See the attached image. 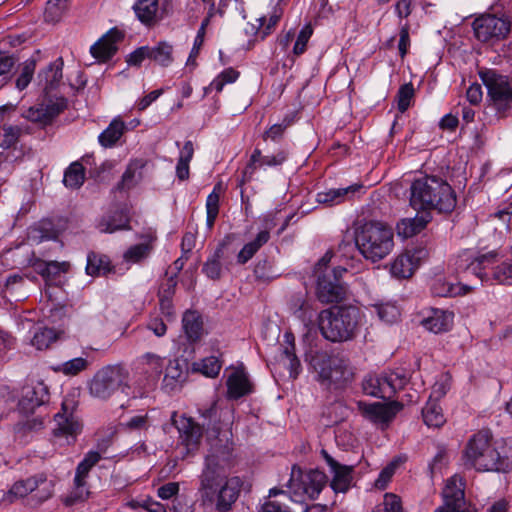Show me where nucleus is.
I'll list each match as a JSON object with an SVG mask.
<instances>
[{"label": "nucleus", "instance_id": "obj_53", "mask_svg": "<svg viewBox=\"0 0 512 512\" xmlns=\"http://www.w3.org/2000/svg\"><path fill=\"white\" fill-rule=\"evenodd\" d=\"M373 307L379 319L385 323H393L400 316L399 309L395 304L381 303L375 304Z\"/></svg>", "mask_w": 512, "mask_h": 512}, {"label": "nucleus", "instance_id": "obj_15", "mask_svg": "<svg viewBox=\"0 0 512 512\" xmlns=\"http://www.w3.org/2000/svg\"><path fill=\"white\" fill-rule=\"evenodd\" d=\"M173 423L179 432L180 443L186 448L187 454L196 451L203 436V426L183 415L173 418Z\"/></svg>", "mask_w": 512, "mask_h": 512}, {"label": "nucleus", "instance_id": "obj_13", "mask_svg": "<svg viewBox=\"0 0 512 512\" xmlns=\"http://www.w3.org/2000/svg\"><path fill=\"white\" fill-rule=\"evenodd\" d=\"M101 455L97 451H89L83 460L77 465L74 477V489L67 498V504H74L87 498L89 492L87 490L86 479L90 470L100 461Z\"/></svg>", "mask_w": 512, "mask_h": 512}, {"label": "nucleus", "instance_id": "obj_61", "mask_svg": "<svg viewBox=\"0 0 512 512\" xmlns=\"http://www.w3.org/2000/svg\"><path fill=\"white\" fill-rule=\"evenodd\" d=\"M207 377H216L221 369V361L216 356L204 358L198 368Z\"/></svg>", "mask_w": 512, "mask_h": 512}, {"label": "nucleus", "instance_id": "obj_60", "mask_svg": "<svg viewBox=\"0 0 512 512\" xmlns=\"http://www.w3.org/2000/svg\"><path fill=\"white\" fill-rule=\"evenodd\" d=\"M292 121V118L285 117L281 123L272 125L264 132L263 139H270L272 141L280 140L283 137L285 130L292 124Z\"/></svg>", "mask_w": 512, "mask_h": 512}, {"label": "nucleus", "instance_id": "obj_24", "mask_svg": "<svg viewBox=\"0 0 512 512\" xmlns=\"http://www.w3.org/2000/svg\"><path fill=\"white\" fill-rule=\"evenodd\" d=\"M139 238L142 239L143 242L130 246L123 255V258L127 263H142L149 258L154 249V241L156 240L155 235L149 233L141 235Z\"/></svg>", "mask_w": 512, "mask_h": 512}, {"label": "nucleus", "instance_id": "obj_59", "mask_svg": "<svg viewBox=\"0 0 512 512\" xmlns=\"http://www.w3.org/2000/svg\"><path fill=\"white\" fill-rule=\"evenodd\" d=\"M313 34V28L310 23L306 24L299 32L293 47V53L297 56L306 51L307 43Z\"/></svg>", "mask_w": 512, "mask_h": 512}, {"label": "nucleus", "instance_id": "obj_2", "mask_svg": "<svg viewBox=\"0 0 512 512\" xmlns=\"http://www.w3.org/2000/svg\"><path fill=\"white\" fill-rule=\"evenodd\" d=\"M462 459L466 468L478 472L506 473L512 469V442L494 440L489 430H480L468 439Z\"/></svg>", "mask_w": 512, "mask_h": 512}, {"label": "nucleus", "instance_id": "obj_1", "mask_svg": "<svg viewBox=\"0 0 512 512\" xmlns=\"http://www.w3.org/2000/svg\"><path fill=\"white\" fill-rule=\"evenodd\" d=\"M233 442L225 432L210 440L203 469L198 476L199 499L204 506L214 507L217 512H228L237 501L242 487L238 476L229 477L234 465Z\"/></svg>", "mask_w": 512, "mask_h": 512}, {"label": "nucleus", "instance_id": "obj_57", "mask_svg": "<svg viewBox=\"0 0 512 512\" xmlns=\"http://www.w3.org/2000/svg\"><path fill=\"white\" fill-rule=\"evenodd\" d=\"M451 383L452 377L449 373L440 374L432 387V394L430 397H434L436 400L444 397L450 390Z\"/></svg>", "mask_w": 512, "mask_h": 512}, {"label": "nucleus", "instance_id": "obj_36", "mask_svg": "<svg viewBox=\"0 0 512 512\" xmlns=\"http://www.w3.org/2000/svg\"><path fill=\"white\" fill-rule=\"evenodd\" d=\"M283 15V9L280 6H274L271 12L266 16L260 17L257 21L259 22V27L256 32V36L261 40H264L268 35H270L276 28L278 22L280 21Z\"/></svg>", "mask_w": 512, "mask_h": 512}, {"label": "nucleus", "instance_id": "obj_47", "mask_svg": "<svg viewBox=\"0 0 512 512\" xmlns=\"http://www.w3.org/2000/svg\"><path fill=\"white\" fill-rule=\"evenodd\" d=\"M70 0H48L44 12L47 23H57L68 9Z\"/></svg>", "mask_w": 512, "mask_h": 512}, {"label": "nucleus", "instance_id": "obj_52", "mask_svg": "<svg viewBox=\"0 0 512 512\" xmlns=\"http://www.w3.org/2000/svg\"><path fill=\"white\" fill-rule=\"evenodd\" d=\"M222 254V249H217L213 256L208 258L203 265L202 272L212 280H218L221 277L222 264L220 260L222 258Z\"/></svg>", "mask_w": 512, "mask_h": 512}, {"label": "nucleus", "instance_id": "obj_6", "mask_svg": "<svg viewBox=\"0 0 512 512\" xmlns=\"http://www.w3.org/2000/svg\"><path fill=\"white\" fill-rule=\"evenodd\" d=\"M330 260L331 255L326 253L316 263L313 271L316 277V296L321 303L325 304L340 302L346 295V288L340 278L347 268L337 266L331 269Z\"/></svg>", "mask_w": 512, "mask_h": 512}, {"label": "nucleus", "instance_id": "obj_10", "mask_svg": "<svg viewBox=\"0 0 512 512\" xmlns=\"http://www.w3.org/2000/svg\"><path fill=\"white\" fill-rule=\"evenodd\" d=\"M473 30L481 42L499 41L510 33L511 21L504 14H483L473 21Z\"/></svg>", "mask_w": 512, "mask_h": 512}, {"label": "nucleus", "instance_id": "obj_21", "mask_svg": "<svg viewBox=\"0 0 512 512\" xmlns=\"http://www.w3.org/2000/svg\"><path fill=\"white\" fill-rule=\"evenodd\" d=\"M280 363L289 371V376L296 379L301 371V363L295 354V337L292 332H285L281 344Z\"/></svg>", "mask_w": 512, "mask_h": 512}, {"label": "nucleus", "instance_id": "obj_32", "mask_svg": "<svg viewBox=\"0 0 512 512\" xmlns=\"http://www.w3.org/2000/svg\"><path fill=\"white\" fill-rule=\"evenodd\" d=\"M133 9L137 18L147 26H151L158 21V0H138Z\"/></svg>", "mask_w": 512, "mask_h": 512}, {"label": "nucleus", "instance_id": "obj_63", "mask_svg": "<svg viewBox=\"0 0 512 512\" xmlns=\"http://www.w3.org/2000/svg\"><path fill=\"white\" fill-rule=\"evenodd\" d=\"M288 155L289 153L285 149H280L279 151L272 155H265L262 158L261 168L280 166L287 160Z\"/></svg>", "mask_w": 512, "mask_h": 512}, {"label": "nucleus", "instance_id": "obj_34", "mask_svg": "<svg viewBox=\"0 0 512 512\" xmlns=\"http://www.w3.org/2000/svg\"><path fill=\"white\" fill-rule=\"evenodd\" d=\"M422 417L424 423L432 428H439L446 422L441 406L437 400L432 397L429 398L426 405L423 407Z\"/></svg>", "mask_w": 512, "mask_h": 512}, {"label": "nucleus", "instance_id": "obj_35", "mask_svg": "<svg viewBox=\"0 0 512 512\" xmlns=\"http://www.w3.org/2000/svg\"><path fill=\"white\" fill-rule=\"evenodd\" d=\"M125 129V123L120 118H114L109 126L99 135V143L105 148L113 147L121 138Z\"/></svg>", "mask_w": 512, "mask_h": 512}, {"label": "nucleus", "instance_id": "obj_51", "mask_svg": "<svg viewBox=\"0 0 512 512\" xmlns=\"http://www.w3.org/2000/svg\"><path fill=\"white\" fill-rule=\"evenodd\" d=\"M89 366V361L83 357L73 358L54 368L56 372H61L67 376H75L80 372L86 370Z\"/></svg>", "mask_w": 512, "mask_h": 512}, {"label": "nucleus", "instance_id": "obj_17", "mask_svg": "<svg viewBox=\"0 0 512 512\" xmlns=\"http://www.w3.org/2000/svg\"><path fill=\"white\" fill-rule=\"evenodd\" d=\"M357 406L362 416L373 423H388L402 409V404L395 401L388 404L359 401Z\"/></svg>", "mask_w": 512, "mask_h": 512}, {"label": "nucleus", "instance_id": "obj_31", "mask_svg": "<svg viewBox=\"0 0 512 512\" xmlns=\"http://www.w3.org/2000/svg\"><path fill=\"white\" fill-rule=\"evenodd\" d=\"M290 311L303 322L311 321L314 309L306 293H295L289 299Z\"/></svg>", "mask_w": 512, "mask_h": 512}, {"label": "nucleus", "instance_id": "obj_43", "mask_svg": "<svg viewBox=\"0 0 512 512\" xmlns=\"http://www.w3.org/2000/svg\"><path fill=\"white\" fill-rule=\"evenodd\" d=\"M85 181V168L83 165L75 161L65 170L63 183L71 189L80 188Z\"/></svg>", "mask_w": 512, "mask_h": 512}, {"label": "nucleus", "instance_id": "obj_48", "mask_svg": "<svg viewBox=\"0 0 512 512\" xmlns=\"http://www.w3.org/2000/svg\"><path fill=\"white\" fill-rule=\"evenodd\" d=\"M218 189L219 185H216L213 191L207 196L206 199V225L209 230H211L214 227L216 218L219 214L220 194Z\"/></svg>", "mask_w": 512, "mask_h": 512}, {"label": "nucleus", "instance_id": "obj_23", "mask_svg": "<svg viewBox=\"0 0 512 512\" xmlns=\"http://www.w3.org/2000/svg\"><path fill=\"white\" fill-rule=\"evenodd\" d=\"M453 319V312L441 309H432L430 314L422 319L421 324L425 329L438 334L449 331L452 328Z\"/></svg>", "mask_w": 512, "mask_h": 512}, {"label": "nucleus", "instance_id": "obj_26", "mask_svg": "<svg viewBox=\"0 0 512 512\" xmlns=\"http://www.w3.org/2000/svg\"><path fill=\"white\" fill-rule=\"evenodd\" d=\"M430 221V214L425 212L413 218H403L396 225L397 235L403 239L411 238L420 233Z\"/></svg>", "mask_w": 512, "mask_h": 512}, {"label": "nucleus", "instance_id": "obj_30", "mask_svg": "<svg viewBox=\"0 0 512 512\" xmlns=\"http://www.w3.org/2000/svg\"><path fill=\"white\" fill-rule=\"evenodd\" d=\"M472 290L473 286L468 283H450L444 279H437L431 287L433 295L439 297H454L465 295Z\"/></svg>", "mask_w": 512, "mask_h": 512}, {"label": "nucleus", "instance_id": "obj_18", "mask_svg": "<svg viewBox=\"0 0 512 512\" xmlns=\"http://www.w3.org/2000/svg\"><path fill=\"white\" fill-rule=\"evenodd\" d=\"M41 485L44 486L43 490L45 491V493L39 495V500L45 501L52 495V484L51 482H47L46 478L43 475L37 477H30L25 480L15 482L5 498L9 502H13L14 499L25 497L26 495L33 492Z\"/></svg>", "mask_w": 512, "mask_h": 512}, {"label": "nucleus", "instance_id": "obj_45", "mask_svg": "<svg viewBox=\"0 0 512 512\" xmlns=\"http://www.w3.org/2000/svg\"><path fill=\"white\" fill-rule=\"evenodd\" d=\"M23 133L24 129L19 125L0 126V148L9 149L15 146Z\"/></svg>", "mask_w": 512, "mask_h": 512}, {"label": "nucleus", "instance_id": "obj_41", "mask_svg": "<svg viewBox=\"0 0 512 512\" xmlns=\"http://www.w3.org/2000/svg\"><path fill=\"white\" fill-rule=\"evenodd\" d=\"M63 60L58 58L46 69L41 71L38 77L45 81V90L54 89L62 79Z\"/></svg>", "mask_w": 512, "mask_h": 512}, {"label": "nucleus", "instance_id": "obj_46", "mask_svg": "<svg viewBox=\"0 0 512 512\" xmlns=\"http://www.w3.org/2000/svg\"><path fill=\"white\" fill-rule=\"evenodd\" d=\"M173 47L167 42H159L155 47H149V59L162 66H168L173 61Z\"/></svg>", "mask_w": 512, "mask_h": 512}, {"label": "nucleus", "instance_id": "obj_25", "mask_svg": "<svg viewBox=\"0 0 512 512\" xmlns=\"http://www.w3.org/2000/svg\"><path fill=\"white\" fill-rule=\"evenodd\" d=\"M226 385L229 399L237 400L252 392V384L244 370L232 372L227 379Z\"/></svg>", "mask_w": 512, "mask_h": 512}, {"label": "nucleus", "instance_id": "obj_19", "mask_svg": "<svg viewBox=\"0 0 512 512\" xmlns=\"http://www.w3.org/2000/svg\"><path fill=\"white\" fill-rule=\"evenodd\" d=\"M124 37L122 31L117 28L110 29L97 42L90 47L91 55L99 62L110 60L117 52V43Z\"/></svg>", "mask_w": 512, "mask_h": 512}, {"label": "nucleus", "instance_id": "obj_58", "mask_svg": "<svg viewBox=\"0 0 512 512\" xmlns=\"http://www.w3.org/2000/svg\"><path fill=\"white\" fill-rule=\"evenodd\" d=\"M67 107V100L63 97L57 98L55 100H50L46 105H43L46 119L48 124H50L55 117H57L61 112H63Z\"/></svg>", "mask_w": 512, "mask_h": 512}, {"label": "nucleus", "instance_id": "obj_3", "mask_svg": "<svg viewBox=\"0 0 512 512\" xmlns=\"http://www.w3.org/2000/svg\"><path fill=\"white\" fill-rule=\"evenodd\" d=\"M410 206L416 211L450 213L456 207V195L451 185L443 178L424 175L416 178L410 186Z\"/></svg>", "mask_w": 512, "mask_h": 512}, {"label": "nucleus", "instance_id": "obj_40", "mask_svg": "<svg viewBox=\"0 0 512 512\" xmlns=\"http://www.w3.org/2000/svg\"><path fill=\"white\" fill-rule=\"evenodd\" d=\"M183 380V370L179 360H169L165 365V374L163 378V387L167 391L174 390Z\"/></svg>", "mask_w": 512, "mask_h": 512}, {"label": "nucleus", "instance_id": "obj_5", "mask_svg": "<svg viewBox=\"0 0 512 512\" xmlns=\"http://www.w3.org/2000/svg\"><path fill=\"white\" fill-rule=\"evenodd\" d=\"M355 245L365 259L378 262L394 248L393 229L381 221H367L356 229Z\"/></svg>", "mask_w": 512, "mask_h": 512}, {"label": "nucleus", "instance_id": "obj_28", "mask_svg": "<svg viewBox=\"0 0 512 512\" xmlns=\"http://www.w3.org/2000/svg\"><path fill=\"white\" fill-rule=\"evenodd\" d=\"M182 326L187 339L194 343L204 335L202 316L194 310H188L182 317Z\"/></svg>", "mask_w": 512, "mask_h": 512}, {"label": "nucleus", "instance_id": "obj_37", "mask_svg": "<svg viewBox=\"0 0 512 512\" xmlns=\"http://www.w3.org/2000/svg\"><path fill=\"white\" fill-rule=\"evenodd\" d=\"M416 262L414 256L405 253L401 254L391 264V274L397 278H409L413 275L416 269Z\"/></svg>", "mask_w": 512, "mask_h": 512}, {"label": "nucleus", "instance_id": "obj_50", "mask_svg": "<svg viewBox=\"0 0 512 512\" xmlns=\"http://www.w3.org/2000/svg\"><path fill=\"white\" fill-rule=\"evenodd\" d=\"M278 496L289 498V496L283 490L277 488L270 489L269 498H276ZM260 512H290V509L280 500L269 499L262 505Z\"/></svg>", "mask_w": 512, "mask_h": 512}, {"label": "nucleus", "instance_id": "obj_38", "mask_svg": "<svg viewBox=\"0 0 512 512\" xmlns=\"http://www.w3.org/2000/svg\"><path fill=\"white\" fill-rule=\"evenodd\" d=\"M85 270L90 276L104 275L110 271V260L106 255L91 251L87 255Z\"/></svg>", "mask_w": 512, "mask_h": 512}, {"label": "nucleus", "instance_id": "obj_55", "mask_svg": "<svg viewBox=\"0 0 512 512\" xmlns=\"http://www.w3.org/2000/svg\"><path fill=\"white\" fill-rule=\"evenodd\" d=\"M56 340V334L53 329L44 328L37 331L32 339V345L38 350L47 349L52 342Z\"/></svg>", "mask_w": 512, "mask_h": 512}, {"label": "nucleus", "instance_id": "obj_20", "mask_svg": "<svg viewBox=\"0 0 512 512\" xmlns=\"http://www.w3.org/2000/svg\"><path fill=\"white\" fill-rule=\"evenodd\" d=\"M63 414L57 413L55 415L56 427L54 428L55 436H65L68 439V443L75 441L77 435L82 431L81 422L72 414L67 413V406L64 402L62 404Z\"/></svg>", "mask_w": 512, "mask_h": 512}, {"label": "nucleus", "instance_id": "obj_42", "mask_svg": "<svg viewBox=\"0 0 512 512\" xmlns=\"http://www.w3.org/2000/svg\"><path fill=\"white\" fill-rule=\"evenodd\" d=\"M144 373L156 380L160 377L165 367V359L154 353H146L141 357Z\"/></svg>", "mask_w": 512, "mask_h": 512}, {"label": "nucleus", "instance_id": "obj_49", "mask_svg": "<svg viewBox=\"0 0 512 512\" xmlns=\"http://www.w3.org/2000/svg\"><path fill=\"white\" fill-rule=\"evenodd\" d=\"M138 166L136 163H130L125 172L123 173L121 180L117 183L115 190L119 192L128 191L136 186L141 178L140 173L137 172Z\"/></svg>", "mask_w": 512, "mask_h": 512}, {"label": "nucleus", "instance_id": "obj_64", "mask_svg": "<svg viewBox=\"0 0 512 512\" xmlns=\"http://www.w3.org/2000/svg\"><path fill=\"white\" fill-rule=\"evenodd\" d=\"M409 29H410V26L408 23H404V24L400 23L398 49H399V54H400L401 58L405 57V55L408 52V48L410 46Z\"/></svg>", "mask_w": 512, "mask_h": 512}, {"label": "nucleus", "instance_id": "obj_29", "mask_svg": "<svg viewBox=\"0 0 512 512\" xmlns=\"http://www.w3.org/2000/svg\"><path fill=\"white\" fill-rule=\"evenodd\" d=\"M361 188V185H351L345 188H332L327 191L317 193L316 200L320 204L329 206L338 205L350 199L356 191Z\"/></svg>", "mask_w": 512, "mask_h": 512}, {"label": "nucleus", "instance_id": "obj_22", "mask_svg": "<svg viewBox=\"0 0 512 512\" xmlns=\"http://www.w3.org/2000/svg\"><path fill=\"white\" fill-rule=\"evenodd\" d=\"M275 223L272 219H265V228L261 230L255 239L246 243L237 255V262L239 264L247 263L258 250L265 245L270 239V230L273 229Z\"/></svg>", "mask_w": 512, "mask_h": 512}, {"label": "nucleus", "instance_id": "obj_39", "mask_svg": "<svg viewBox=\"0 0 512 512\" xmlns=\"http://www.w3.org/2000/svg\"><path fill=\"white\" fill-rule=\"evenodd\" d=\"M58 236V229L49 220L40 221L31 229L29 234V237L38 243L49 240H57Z\"/></svg>", "mask_w": 512, "mask_h": 512}, {"label": "nucleus", "instance_id": "obj_9", "mask_svg": "<svg viewBox=\"0 0 512 512\" xmlns=\"http://www.w3.org/2000/svg\"><path fill=\"white\" fill-rule=\"evenodd\" d=\"M487 88L488 97L493 108L499 113H505L512 108V82L508 76L498 74L495 70L480 73Z\"/></svg>", "mask_w": 512, "mask_h": 512}, {"label": "nucleus", "instance_id": "obj_12", "mask_svg": "<svg viewBox=\"0 0 512 512\" xmlns=\"http://www.w3.org/2000/svg\"><path fill=\"white\" fill-rule=\"evenodd\" d=\"M465 483L462 477H450L443 489V505L435 512H476V509L465 500Z\"/></svg>", "mask_w": 512, "mask_h": 512}, {"label": "nucleus", "instance_id": "obj_11", "mask_svg": "<svg viewBox=\"0 0 512 512\" xmlns=\"http://www.w3.org/2000/svg\"><path fill=\"white\" fill-rule=\"evenodd\" d=\"M124 374L118 366H106L100 369L89 384L90 394L99 399H108L123 384Z\"/></svg>", "mask_w": 512, "mask_h": 512}, {"label": "nucleus", "instance_id": "obj_33", "mask_svg": "<svg viewBox=\"0 0 512 512\" xmlns=\"http://www.w3.org/2000/svg\"><path fill=\"white\" fill-rule=\"evenodd\" d=\"M313 366L322 381L334 382L339 379L340 371L335 359L321 356L314 360Z\"/></svg>", "mask_w": 512, "mask_h": 512}, {"label": "nucleus", "instance_id": "obj_8", "mask_svg": "<svg viewBox=\"0 0 512 512\" xmlns=\"http://www.w3.org/2000/svg\"><path fill=\"white\" fill-rule=\"evenodd\" d=\"M408 380L407 371L397 368L380 374H368L362 381V389L369 396L391 399L398 390L404 388Z\"/></svg>", "mask_w": 512, "mask_h": 512}, {"label": "nucleus", "instance_id": "obj_7", "mask_svg": "<svg viewBox=\"0 0 512 512\" xmlns=\"http://www.w3.org/2000/svg\"><path fill=\"white\" fill-rule=\"evenodd\" d=\"M327 483V476L318 469L303 471L293 465L288 482L289 499L294 502H304L306 499H316Z\"/></svg>", "mask_w": 512, "mask_h": 512}, {"label": "nucleus", "instance_id": "obj_4", "mask_svg": "<svg viewBox=\"0 0 512 512\" xmlns=\"http://www.w3.org/2000/svg\"><path fill=\"white\" fill-rule=\"evenodd\" d=\"M361 311L353 305L333 306L318 315L321 335L333 343L353 340L359 329Z\"/></svg>", "mask_w": 512, "mask_h": 512}, {"label": "nucleus", "instance_id": "obj_14", "mask_svg": "<svg viewBox=\"0 0 512 512\" xmlns=\"http://www.w3.org/2000/svg\"><path fill=\"white\" fill-rule=\"evenodd\" d=\"M321 456L325 460L329 471L332 474V480L330 486L336 493H345L349 490L351 482L353 480L352 465H343L335 460L326 450H321Z\"/></svg>", "mask_w": 512, "mask_h": 512}, {"label": "nucleus", "instance_id": "obj_54", "mask_svg": "<svg viewBox=\"0 0 512 512\" xmlns=\"http://www.w3.org/2000/svg\"><path fill=\"white\" fill-rule=\"evenodd\" d=\"M415 90L412 83H405L400 86L396 98H397V106L400 112H405L413 98H414Z\"/></svg>", "mask_w": 512, "mask_h": 512}, {"label": "nucleus", "instance_id": "obj_16", "mask_svg": "<svg viewBox=\"0 0 512 512\" xmlns=\"http://www.w3.org/2000/svg\"><path fill=\"white\" fill-rule=\"evenodd\" d=\"M48 401V387L43 382H37L35 385L25 386L22 389L18 407L21 413L29 415L33 414L36 408L45 405Z\"/></svg>", "mask_w": 512, "mask_h": 512}, {"label": "nucleus", "instance_id": "obj_56", "mask_svg": "<svg viewBox=\"0 0 512 512\" xmlns=\"http://www.w3.org/2000/svg\"><path fill=\"white\" fill-rule=\"evenodd\" d=\"M35 68L36 61L33 59H28L23 63L21 73L16 80V86L19 90H24L29 85L33 77Z\"/></svg>", "mask_w": 512, "mask_h": 512}, {"label": "nucleus", "instance_id": "obj_44", "mask_svg": "<svg viewBox=\"0 0 512 512\" xmlns=\"http://www.w3.org/2000/svg\"><path fill=\"white\" fill-rule=\"evenodd\" d=\"M70 264L66 261H42L36 264V270L46 280H52L58 277L61 273H66L69 270Z\"/></svg>", "mask_w": 512, "mask_h": 512}, {"label": "nucleus", "instance_id": "obj_62", "mask_svg": "<svg viewBox=\"0 0 512 512\" xmlns=\"http://www.w3.org/2000/svg\"><path fill=\"white\" fill-rule=\"evenodd\" d=\"M122 426L130 432L146 430L149 427L148 415H135L123 423Z\"/></svg>", "mask_w": 512, "mask_h": 512}, {"label": "nucleus", "instance_id": "obj_27", "mask_svg": "<svg viewBox=\"0 0 512 512\" xmlns=\"http://www.w3.org/2000/svg\"><path fill=\"white\" fill-rule=\"evenodd\" d=\"M129 221L127 211L120 209L103 216L98 222L97 228L102 233H114L119 230L130 229Z\"/></svg>", "mask_w": 512, "mask_h": 512}]
</instances>
